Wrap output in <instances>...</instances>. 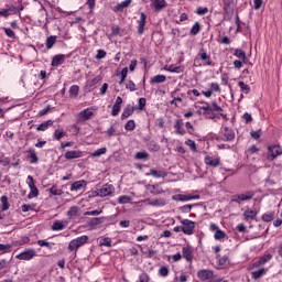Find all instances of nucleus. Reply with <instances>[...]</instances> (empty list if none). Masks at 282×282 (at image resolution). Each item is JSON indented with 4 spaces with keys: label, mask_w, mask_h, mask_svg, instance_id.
<instances>
[{
    "label": "nucleus",
    "mask_w": 282,
    "mask_h": 282,
    "mask_svg": "<svg viewBox=\"0 0 282 282\" xmlns=\"http://www.w3.org/2000/svg\"><path fill=\"white\" fill-rule=\"evenodd\" d=\"M194 65H196V67H202V65L213 66V62L210 61V55L206 53V48L202 47L199 50V52L194 58Z\"/></svg>",
    "instance_id": "1"
},
{
    "label": "nucleus",
    "mask_w": 282,
    "mask_h": 282,
    "mask_svg": "<svg viewBox=\"0 0 282 282\" xmlns=\"http://www.w3.org/2000/svg\"><path fill=\"white\" fill-rule=\"evenodd\" d=\"M87 241H89L88 236H80V237H77V238L70 240L68 243L69 252H78V249L83 248V246H85V243H87Z\"/></svg>",
    "instance_id": "2"
},
{
    "label": "nucleus",
    "mask_w": 282,
    "mask_h": 282,
    "mask_svg": "<svg viewBox=\"0 0 282 282\" xmlns=\"http://www.w3.org/2000/svg\"><path fill=\"white\" fill-rule=\"evenodd\" d=\"M254 197V192H246L245 194H237L231 196V202H235L236 204H241V202H250Z\"/></svg>",
    "instance_id": "3"
},
{
    "label": "nucleus",
    "mask_w": 282,
    "mask_h": 282,
    "mask_svg": "<svg viewBox=\"0 0 282 282\" xmlns=\"http://www.w3.org/2000/svg\"><path fill=\"white\" fill-rule=\"evenodd\" d=\"M269 261H272V253H267L260 257L258 261L253 262L248 267V270H254V268H261L265 265V263H268Z\"/></svg>",
    "instance_id": "4"
},
{
    "label": "nucleus",
    "mask_w": 282,
    "mask_h": 282,
    "mask_svg": "<svg viewBox=\"0 0 282 282\" xmlns=\"http://www.w3.org/2000/svg\"><path fill=\"white\" fill-rule=\"evenodd\" d=\"M36 257V250L34 249H25L21 253L15 256V259H19L20 261H32Z\"/></svg>",
    "instance_id": "5"
},
{
    "label": "nucleus",
    "mask_w": 282,
    "mask_h": 282,
    "mask_svg": "<svg viewBox=\"0 0 282 282\" xmlns=\"http://www.w3.org/2000/svg\"><path fill=\"white\" fill-rule=\"evenodd\" d=\"M279 155H282V150L280 145H270L268 148L267 160H269V162H272V160L279 158Z\"/></svg>",
    "instance_id": "6"
},
{
    "label": "nucleus",
    "mask_w": 282,
    "mask_h": 282,
    "mask_svg": "<svg viewBox=\"0 0 282 282\" xmlns=\"http://www.w3.org/2000/svg\"><path fill=\"white\" fill-rule=\"evenodd\" d=\"M181 224L182 232H184V235H193V232L195 231V221L189 219H183Z\"/></svg>",
    "instance_id": "7"
},
{
    "label": "nucleus",
    "mask_w": 282,
    "mask_h": 282,
    "mask_svg": "<svg viewBox=\"0 0 282 282\" xmlns=\"http://www.w3.org/2000/svg\"><path fill=\"white\" fill-rule=\"evenodd\" d=\"M21 11H23V7H20L19 9L12 4H6V8L0 10V17H4V19H8V17H10V12H14V14H17V12Z\"/></svg>",
    "instance_id": "8"
},
{
    "label": "nucleus",
    "mask_w": 282,
    "mask_h": 282,
    "mask_svg": "<svg viewBox=\"0 0 282 282\" xmlns=\"http://www.w3.org/2000/svg\"><path fill=\"white\" fill-rule=\"evenodd\" d=\"M202 196L196 194H178L176 196H173L172 199H174V202H192L193 199H200Z\"/></svg>",
    "instance_id": "9"
},
{
    "label": "nucleus",
    "mask_w": 282,
    "mask_h": 282,
    "mask_svg": "<svg viewBox=\"0 0 282 282\" xmlns=\"http://www.w3.org/2000/svg\"><path fill=\"white\" fill-rule=\"evenodd\" d=\"M209 230L215 232L214 239H216V241H224L226 239V232L224 230L219 229V226L212 224L209 226Z\"/></svg>",
    "instance_id": "10"
},
{
    "label": "nucleus",
    "mask_w": 282,
    "mask_h": 282,
    "mask_svg": "<svg viewBox=\"0 0 282 282\" xmlns=\"http://www.w3.org/2000/svg\"><path fill=\"white\" fill-rule=\"evenodd\" d=\"M213 276H215V272L212 270L202 269L197 271V279H199V281H210Z\"/></svg>",
    "instance_id": "11"
},
{
    "label": "nucleus",
    "mask_w": 282,
    "mask_h": 282,
    "mask_svg": "<svg viewBox=\"0 0 282 282\" xmlns=\"http://www.w3.org/2000/svg\"><path fill=\"white\" fill-rule=\"evenodd\" d=\"M200 104L203 105L200 107V111H203V116H208L210 120H215L217 116H215V112H212L210 105L206 101H200Z\"/></svg>",
    "instance_id": "12"
},
{
    "label": "nucleus",
    "mask_w": 282,
    "mask_h": 282,
    "mask_svg": "<svg viewBox=\"0 0 282 282\" xmlns=\"http://www.w3.org/2000/svg\"><path fill=\"white\" fill-rule=\"evenodd\" d=\"M116 191L113 185L111 184H105L101 187H99V195L100 197H109Z\"/></svg>",
    "instance_id": "13"
},
{
    "label": "nucleus",
    "mask_w": 282,
    "mask_h": 282,
    "mask_svg": "<svg viewBox=\"0 0 282 282\" xmlns=\"http://www.w3.org/2000/svg\"><path fill=\"white\" fill-rule=\"evenodd\" d=\"M268 274V268L264 267H258V270H254L251 272V279L253 281H259L262 276H265Z\"/></svg>",
    "instance_id": "14"
},
{
    "label": "nucleus",
    "mask_w": 282,
    "mask_h": 282,
    "mask_svg": "<svg viewBox=\"0 0 282 282\" xmlns=\"http://www.w3.org/2000/svg\"><path fill=\"white\" fill-rule=\"evenodd\" d=\"M224 142H232L235 140V131L228 127H225L221 131Z\"/></svg>",
    "instance_id": "15"
},
{
    "label": "nucleus",
    "mask_w": 282,
    "mask_h": 282,
    "mask_svg": "<svg viewBox=\"0 0 282 282\" xmlns=\"http://www.w3.org/2000/svg\"><path fill=\"white\" fill-rule=\"evenodd\" d=\"M204 162L206 164V166H213L214 169H217V166H219L221 159L219 156L214 158V156H205Z\"/></svg>",
    "instance_id": "16"
},
{
    "label": "nucleus",
    "mask_w": 282,
    "mask_h": 282,
    "mask_svg": "<svg viewBox=\"0 0 282 282\" xmlns=\"http://www.w3.org/2000/svg\"><path fill=\"white\" fill-rule=\"evenodd\" d=\"M94 117V108H86L79 112V120H83L84 122L87 120H91Z\"/></svg>",
    "instance_id": "17"
},
{
    "label": "nucleus",
    "mask_w": 282,
    "mask_h": 282,
    "mask_svg": "<svg viewBox=\"0 0 282 282\" xmlns=\"http://www.w3.org/2000/svg\"><path fill=\"white\" fill-rule=\"evenodd\" d=\"M65 160H78V158H83V151L80 150H72L67 151L64 154Z\"/></svg>",
    "instance_id": "18"
},
{
    "label": "nucleus",
    "mask_w": 282,
    "mask_h": 282,
    "mask_svg": "<svg viewBox=\"0 0 282 282\" xmlns=\"http://www.w3.org/2000/svg\"><path fill=\"white\" fill-rule=\"evenodd\" d=\"M70 186V191H83V188H87V181L85 180H80V181H76L74 183H69Z\"/></svg>",
    "instance_id": "19"
},
{
    "label": "nucleus",
    "mask_w": 282,
    "mask_h": 282,
    "mask_svg": "<svg viewBox=\"0 0 282 282\" xmlns=\"http://www.w3.org/2000/svg\"><path fill=\"white\" fill-rule=\"evenodd\" d=\"M138 23V34L142 35L144 34V28L147 25V14H144V12H141Z\"/></svg>",
    "instance_id": "20"
},
{
    "label": "nucleus",
    "mask_w": 282,
    "mask_h": 282,
    "mask_svg": "<svg viewBox=\"0 0 282 282\" xmlns=\"http://www.w3.org/2000/svg\"><path fill=\"white\" fill-rule=\"evenodd\" d=\"M174 129H175V133L177 135H186V129H184V126L182 123V119H176L174 121Z\"/></svg>",
    "instance_id": "21"
},
{
    "label": "nucleus",
    "mask_w": 282,
    "mask_h": 282,
    "mask_svg": "<svg viewBox=\"0 0 282 282\" xmlns=\"http://www.w3.org/2000/svg\"><path fill=\"white\" fill-rule=\"evenodd\" d=\"M66 55L57 54L52 58V67H58V65H63L65 63Z\"/></svg>",
    "instance_id": "22"
},
{
    "label": "nucleus",
    "mask_w": 282,
    "mask_h": 282,
    "mask_svg": "<svg viewBox=\"0 0 282 282\" xmlns=\"http://www.w3.org/2000/svg\"><path fill=\"white\" fill-rule=\"evenodd\" d=\"M152 6L156 12H160L169 4L166 3V0H152Z\"/></svg>",
    "instance_id": "23"
},
{
    "label": "nucleus",
    "mask_w": 282,
    "mask_h": 282,
    "mask_svg": "<svg viewBox=\"0 0 282 282\" xmlns=\"http://www.w3.org/2000/svg\"><path fill=\"white\" fill-rule=\"evenodd\" d=\"M224 3V11L226 14H234L235 8L232 7L234 0H223Z\"/></svg>",
    "instance_id": "24"
},
{
    "label": "nucleus",
    "mask_w": 282,
    "mask_h": 282,
    "mask_svg": "<svg viewBox=\"0 0 282 282\" xmlns=\"http://www.w3.org/2000/svg\"><path fill=\"white\" fill-rule=\"evenodd\" d=\"M133 111H135V108L132 105L126 106L121 115V120H127V118H130V116H133Z\"/></svg>",
    "instance_id": "25"
},
{
    "label": "nucleus",
    "mask_w": 282,
    "mask_h": 282,
    "mask_svg": "<svg viewBox=\"0 0 282 282\" xmlns=\"http://www.w3.org/2000/svg\"><path fill=\"white\" fill-rule=\"evenodd\" d=\"M26 153L29 154L30 164H39V156L36 155V151L30 148Z\"/></svg>",
    "instance_id": "26"
},
{
    "label": "nucleus",
    "mask_w": 282,
    "mask_h": 282,
    "mask_svg": "<svg viewBox=\"0 0 282 282\" xmlns=\"http://www.w3.org/2000/svg\"><path fill=\"white\" fill-rule=\"evenodd\" d=\"M257 210L254 209H247L243 212V217L246 219V221H250V219H257Z\"/></svg>",
    "instance_id": "27"
},
{
    "label": "nucleus",
    "mask_w": 282,
    "mask_h": 282,
    "mask_svg": "<svg viewBox=\"0 0 282 282\" xmlns=\"http://www.w3.org/2000/svg\"><path fill=\"white\" fill-rule=\"evenodd\" d=\"M165 72H171L172 74H182V72H184V67L182 66H165L164 67Z\"/></svg>",
    "instance_id": "28"
},
{
    "label": "nucleus",
    "mask_w": 282,
    "mask_h": 282,
    "mask_svg": "<svg viewBox=\"0 0 282 282\" xmlns=\"http://www.w3.org/2000/svg\"><path fill=\"white\" fill-rule=\"evenodd\" d=\"M183 259H186V261H193V250L188 247H183Z\"/></svg>",
    "instance_id": "29"
},
{
    "label": "nucleus",
    "mask_w": 282,
    "mask_h": 282,
    "mask_svg": "<svg viewBox=\"0 0 282 282\" xmlns=\"http://www.w3.org/2000/svg\"><path fill=\"white\" fill-rule=\"evenodd\" d=\"M150 83L152 85H160V83H166V76L165 75H155L151 78Z\"/></svg>",
    "instance_id": "30"
},
{
    "label": "nucleus",
    "mask_w": 282,
    "mask_h": 282,
    "mask_svg": "<svg viewBox=\"0 0 282 282\" xmlns=\"http://www.w3.org/2000/svg\"><path fill=\"white\" fill-rule=\"evenodd\" d=\"M149 206H166V199L164 198H156L148 200Z\"/></svg>",
    "instance_id": "31"
},
{
    "label": "nucleus",
    "mask_w": 282,
    "mask_h": 282,
    "mask_svg": "<svg viewBox=\"0 0 282 282\" xmlns=\"http://www.w3.org/2000/svg\"><path fill=\"white\" fill-rule=\"evenodd\" d=\"M52 124H54V120H47V121L39 124L36 128V131H47V129H50V127H52Z\"/></svg>",
    "instance_id": "32"
},
{
    "label": "nucleus",
    "mask_w": 282,
    "mask_h": 282,
    "mask_svg": "<svg viewBox=\"0 0 282 282\" xmlns=\"http://www.w3.org/2000/svg\"><path fill=\"white\" fill-rule=\"evenodd\" d=\"M129 6H131V0H124L115 7V12H122V10L129 8Z\"/></svg>",
    "instance_id": "33"
},
{
    "label": "nucleus",
    "mask_w": 282,
    "mask_h": 282,
    "mask_svg": "<svg viewBox=\"0 0 282 282\" xmlns=\"http://www.w3.org/2000/svg\"><path fill=\"white\" fill-rule=\"evenodd\" d=\"M1 202V210L6 213V210H10V203L8 202V196L3 195L0 197Z\"/></svg>",
    "instance_id": "34"
},
{
    "label": "nucleus",
    "mask_w": 282,
    "mask_h": 282,
    "mask_svg": "<svg viewBox=\"0 0 282 282\" xmlns=\"http://www.w3.org/2000/svg\"><path fill=\"white\" fill-rule=\"evenodd\" d=\"M66 225L63 224L61 220H55L51 227V230L58 231V230H65Z\"/></svg>",
    "instance_id": "35"
},
{
    "label": "nucleus",
    "mask_w": 282,
    "mask_h": 282,
    "mask_svg": "<svg viewBox=\"0 0 282 282\" xmlns=\"http://www.w3.org/2000/svg\"><path fill=\"white\" fill-rule=\"evenodd\" d=\"M149 175H152V177H166V175L169 174L166 173V171H158L151 169Z\"/></svg>",
    "instance_id": "36"
},
{
    "label": "nucleus",
    "mask_w": 282,
    "mask_h": 282,
    "mask_svg": "<svg viewBox=\"0 0 282 282\" xmlns=\"http://www.w3.org/2000/svg\"><path fill=\"white\" fill-rule=\"evenodd\" d=\"M80 91V87L78 85H73L69 87L68 94L70 98H76Z\"/></svg>",
    "instance_id": "37"
},
{
    "label": "nucleus",
    "mask_w": 282,
    "mask_h": 282,
    "mask_svg": "<svg viewBox=\"0 0 282 282\" xmlns=\"http://www.w3.org/2000/svg\"><path fill=\"white\" fill-rule=\"evenodd\" d=\"M65 135H67V132L63 130H55L53 133V139L57 140V142H61Z\"/></svg>",
    "instance_id": "38"
},
{
    "label": "nucleus",
    "mask_w": 282,
    "mask_h": 282,
    "mask_svg": "<svg viewBox=\"0 0 282 282\" xmlns=\"http://www.w3.org/2000/svg\"><path fill=\"white\" fill-rule=\"evenodd\" d=\"M68 219H74V217H78V208L76 206L69 207L67 210Z\"/></svg>",
    "instance_id": "39"
},
{
    "label": "nucleus",
    "mask_w": 282,
    "mask_h": 282,
    "mask_svg": "<svg viewBox=\"0 0 282 282\" xmlns=\"http://www.w3.org/2000/svg\"><path fill=\"white\" fill-rule=\"evenodd\" d=\"M180 91V89H175L172 93V98L173 100L170 101V105H174L175 107H177V102H182V97H177L176 94Z\"/></svg>",
    "instance_id": "40"
},
{
    "label": "nucleus",
    "mask_w": 282,
    "mask_h": 282,
    "mask_svg": "<svg viewBox=\"0 0 282 282\" xmlns=\"http://www.w3.org/2000/svg\"><path fill=\"white\" fill-rule=\"evenodd\" d=\"M234 56H237V58H240V61H243V63H246V52H243V50L236 48Z\"/></svg>",
    "instance_id": "41"
},
{
    "label": "nucleus",
    "mask_w": 282,
    "mask_h": 282,
    "mask_svg": "<svg viewBox=\"0 0 282 282\" xmlns=\"http://www.w3.org/2000/svg\"><path fill=\"white\" fill-rule=\"evenodd\" d=\"M48 193H51V195H54V196H61V195H63V189L58 188V186H56V185H53L48 189Z\"/></svg>",
    "instance_id": "42"
},
{
    "label": "nucleus",
    "mask_w": 282,
    "mask_h": 282,
    "mask_svg": "<svg viewBox=\"0 0 282 282\" xmlns=\"http://www.w3.org/2000/svg\"><path fill=\"white\" fill-rule=\"evenodd\" d=\"M56 43V36L51 35L46 39V48L52 50L54 47V44Z\"/></svg>",
    "instance_id": "43"
},
{
    "label": "nucleus",
    "mask_w": 282,
    "mask_h": 282,
    "mask_svg": "<svg viewBox=\"0 0 282 282\" xmlns=\"http://www.w3.org/2000/svg\"><path fill=\"white\" fill-rule=\"evenodd\" d=\"M151 195H162L164 189L160 185H152V189L150 191Z\"/></svg>",
    "instance_id": "44"
},
{
    "label": "nucleus",
    "mask_w": 282,
    "mask_h": 282,
    "mask_svg": "<svg viewBox=\"0 0 282 282\" xmlns=\"http://www.w3.org/2000/svg\"><path fill=\"white\" fill-rule=\"evenodd\" d=\"M34 197H39V188L35 187H30V192L28 194L29 199H34Z\"/></svg>",
    "instance_id": "45"
},
{
    "label": "nucleus",
    "mask_w": 282,
    "mask_h": 282,
    "mask_svg": "<svg viewBox=\"0 0 282 282\" xmlns=\"http://www.w3.org/2000/svg\"><path fill=\"white\" fill-rule=\"evenodd\" d=\"M11 250H12V245L0 243V252H2V254H8V252H11Z\"/></svg>",
    "instance_id": "46"
},
{
    "label": "nucleus",
    "mask_w": 282,
    "mask_h": 282,
    "mask_svg": "<svg viewBox=\"0 0 282 282\" xmlns=\"http://www.w3.org/2000/svg\"><path fill=\"white\" fill-rule=\"evenodd\" d=\"M105 153H107V148H100L93 152L90 155L91 158H100V155H105Z\"/></svg>",
    "instance_id": "47"
},
{
    "label": "nucleus",
    "mask_w": 282,
    "mask_h": 282,
    "mask_svg": "<svg viewBox=\"0 0 282 282\" xmlns=\"http://www.w3.org/2000/svg\"><path fill=\"white\" fill-rule=\"evenodd\" d=\"M209 107H210L212 113H215V111H217V112L224 111L221 106L217 105V101H213Z\"/></svg>",
    "instance_id": "48"
},
{
    "label": "nucleus",
    "mask_w": 282,
    "mask_h": 282,
    "mask_svg": "<svg viewBox=\"0 0 282 282\" xmlns=\"http://www.w3.org/2000/svg\"><path fill=\"white\" fill-rule=\"evenodd\" d=\"M124 129H126V131H134L135 130V121L133 119L129 120L124 124Z\"/></svg>",
    "instance_id": "49"
},
{
    "label": "nucleus",
    "mask_w": 282,
    "mask_h": 282,
    "mask_svg": "<svg viewBox=\"0 0 282 282\" xmlns=\"http://www.w3.org/2000/svg\"><path fill=\"white\" fill-rule=\"evenodd\" d=\"M238 86L240 87L242 94H250V87L248 86V84L243 82H238Z\"/></svg>",
    "instance_id": "50"
},
{
    "label": "nucleus",
    "mask_w": 282,
    "mask_h": 282,
    "mask_svg": "<svg viewBox=\"0 0 282 282\" xmlns=\"http://www.w3.org/2000/svg\"><path fill=\"white\" fill-rule=\"evenodd\" d=\"M118 204H129L131 203V197L128 195L119 196L117 199Z\"/></svg>",
    "instance_id": "51"
},
{
    "label": "nucleus",
    "mask_w": 282,
    "mask_h": 282,
    "mask_svg": "<svg viewBox=\"0 0 282 282\" xmlns=\"http://www.w3.org/2000/svg\"><path fill=\"white\" fill-rule=\"evenodd\" d=\"M199 22H195L194 25L191 29L192 36H196V34H199L200 31Z\"/></svg>",
    "instance_id": "52"
},
{
    "label": "nucleus",
    "mask_w": 282,
    "mask_h": 282,
    "mask_svg": "<svg viewBox=\"0 0 282 282\" xmlns=\"http://www.w3.org/2000/svg\"><path fill=\"white\" fill-rule=\"evenodd\" d=\"M128 74H129V68L128 67L122 68L121 73H120L121 79L119 82V85H122V83H124V80H127Z\"/></svg>",
    "instance_id": "53"
},
{
    "label": "nucleus",
    "mask_w": 282,
    "mask_h": 282,
    "mask_svg": "<svg viewBox=\"0 0 282 282\" xmlns=\"http://www.w3.org/2000/svg\"><path fill=\"white\" fill-rule=\"evenodd\" d=\"M135 160H149V154L147 151L137 152L134 155Z\"/></svg>",
    "instance_id": "54"
},
{
    "label": "nucleus",
    "mask_w": 282,
    "mask_h": 282,
    "mask_svg": "<svg viewBox=\"0 0 282 282\" xmlns=\"http://www.w3.org/2000/svg\"><path fill=\"white\" fill-rule=\"evenodd\" d=\"M274 219V214L273 213H268L262 215V221H265L267 224H270Z\"/></svg>",
    "instance_id": "55"
},
{
    "label": "nucleus",
    "mask_w": 282,
    "mask_h": 282,
    "mask_svg": "<svg viewBox=\"0 0 282 282\" xmlns=\"http://www.w3.org/2000/svg\"><path fill=\"white\" fill-rule=\"evenodd\" d=\"M3 31L6 33V35L9 37V39H17V34L14 33V31L10 28H3Z\"/></svg>",
    "instance_id": "56"
},
{
    "label": "nucleus",
    "mask_w": 282,
    "mask_h": 282,
    "mask_svg": "<svg viewBox=\"0 0 282 282\" xmlns=\"http://www.w3.org/2000/svg\"><path fill=\"white\" fill-rule=\"evenodd\" d=\"M25 243H30V237L22 236L18 241L17 246H25Z\"/></svg>",
    "instance_id": "57"
},
{
    "label": "nucleus",
    "mask_w": 282,
    "mask_h": 282,
    "mask_svg": "<svg viewBox=\"0 0 282 282\" xmlns=\"http://www.w3.org/2000/svg\"><path fill=\"white\" fill-rule=\"evenodd\" d=\"M196 14H198V17H204V14H208V8L207 7H198L196 10Z\"/></svg>",
    "instance_id": "58"
},
{
    "label": "nucleus",
    "mask_w": 282,
    "mask_h": 282,
    "mask_svg": "<svg viewBox=\"0 0 282 282\" xmlns=\"http://www.w3.org/2000/svg\"><path fill=\"white\" fill-rule=\"evenodd\" d=\"M193 206H195V205H184V206L180 207V212L183 214H188V213H191V210H193Z\"/></svg>",
    "instance_id": "59"
},
{
    "label": "nucleus",
    "mask_w": 282,
    "mask_h": 282,
    "mask_svg": "<svg viewBox=\"0 0 282 282\" xmlns=\"http://www.w3.org/2000/svg\"><path fill=\"white\" fill-rule=\"evenodd\" d=\"M185 144L189 147L192 151H197V144L193 140L188 139L187 141H185Z\"/></svg>",
    "instance_id": "60"
},
{
    "label": "nucleus",
    "mask_w": 282,
    "mask_h": 282,
    "mask_svg": "<svg viewBox=\"0 0 282 282\" xmlns=\"http://www.w3.org/2000/svg\"><path fill=\"white\" fill-rule=\"evenodd\" d=\"M126 89H129V91H137V87H135V83H133V80H129L126 84Z\"/></svg>",
    "instance_id": "61"
},
{
    "label": "nucleus",
    "mask_w": 282,
    "mask_h": 282,
    "mask_svg": "<svg viewBox=\"0 0 282 282\" xmlns=\"http://www.w3.org/2000/svg\"><path fill=\"white\" fill-rule=\"evenodd\" d=\"M121 106L113 104L111 109V116L116 117L120 113Z\"/></svg>",
    "instance_id": "62"
},
{
    "label": "nucleus",
    "mask_w": 282,
    "mask_h": 282,
    "mask_svg": "<svg viewBox=\"0 0 282 282\" xmlns=\"http://www.w3.org/2000/svg\"><path fill=\"white\" fill-rule=\"evenodd\" d=\"M159 274H160L161 276H169V268H167V267H161V268L159 269Z\"/></svg>",
    "instance_id": "63"
},
{
    "label": "nucleus",
    "mask_w": 282,
    "mask_h": 282,
    "mask_svg": "<svg viewBox=\"0 0 282 282\" xmlns=\"http://www.w3.org/2000/svg\"><path fill=\"white\" fill-rule=\"evenodd\" d=\"M139 281L140 282H150L151 281V278L147 274V273H141L139 275Z\"/></svg>",
    "instance_id": "64"
}]
</instances>
